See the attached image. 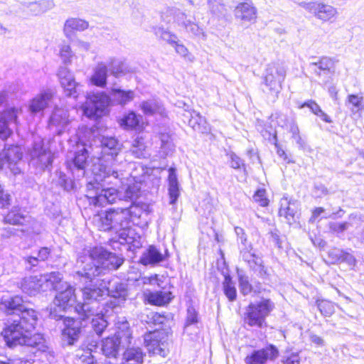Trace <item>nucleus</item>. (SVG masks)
<instances>
[{
  "mask_svg": "<svg viewBox=\"0 0 364 364\" xmlns=\"http://www.w3.org/2000/svg\"><path fill=\"white\" fill-rule=\"evenodd\" d=\"M102 156L92 169L93 177L87 183L86 197L94 206L114 203L119 197L115 188H105V184L119 186L123 184L125 162L119 161L120 145L114 137L103 136L101 139Z\"/></svg>",
  "mask_w": 364,
  "mask_h": 364,
  "instance_id": "obj_1",
  "label": "nucleus"
},
{
  "mask_svg": "<svg viewBox=\"0 0 364 364\" xmlns=\"http://www.w3.org/2000/svg\"><path fill=\"white\" fill-rule=\"evenodd\" d=\"M123 259L115 254L107 251L102 247H95L83 250L78 255L75 264V277L92 283L95 277L106 270L117 269Z\"/></svg>",
  "mask_w": 364,
  "mask_h": 364,
  "instance_id": "obj_2",
  "label": "nucleus"
},
{
  "mask_svg": "<svg viewBox=\"0 0 364 364\" xmlns=\"http://www.w3.org/2000/svg\"><path fill=\"white\" fill-rule=\"evenodd\" d=\"M37 321L38 314L36 311H26L19 318L8 320L1 332L6 345L10 348L26 346L41 350L44 347L43 336L40 333L32 335Z\"/></svg>",
  "mask_w": 364,
  "mask_h": 364,
  "instance_id": "obj_3",
  "label": "nucleus"
},
{
  "mask_svg": "<svg viewBox=\"0 0 364 364\" xmlns=\"http://www.w3.org/2000/svg\"><path fill=\"white\" fill-rule=\"evenodd\" d=\"M127 215L123 208H110L95 215L93 223L100 230L110 231L117 235L120 244H127L130 245L129 248L139 249L141 247L140 237H136L130 228Z\"/></svg>",
  "mask_w": 364,
  "mask_h": 364,
  "instance_id": "obj_4",
  "label": "nucleus"
},
{
  "mask_svg": "<svg viewBox=\"0 0 364 364\" xmlns=\"http://www.w3.org/2000/svg\"><path fill=\"white\" fill-rule=\"evenodd\" d=\"M84 302L78 303L75 307V311L78 314L80 318L85 320L90 318V315H94L98 312H103L106 306V302L101 304V301L107 296L106 284L103 279H97L95 284L85 287L82 290Z\"/></svg>",
  "mask_w": 364,
  "mask_h": 364,
  "instance_id": "obj_5",
  "label": "nucleus"
},
{
  "mask_svg": "<svg viewBox=\"0 0 364 364\" xmlns=\"http://www.w3.org/2000/svg\"><path fill=\"white\" fill-rule=\"evenodd\" d=\"M60 280V273L52 272L50 273L41 274L39 277H28L21 282L22 291L30 295H36L41 291L51 290L56 287V282Z\"/></svg>",
  "mask_w": 364,
  "mask_h": 364,
  "instance_id": "obj_6",
  "label": "nucleus"
},
{
  "mask_svg": "<svg viewBox=\"0 0 364 364\" xmlns=\"http://www.w3.org/2000/svg\"><path fill=\"white\" fill-rule=\"evenodd\" d=\"M274 303L269 299H262L250 303L245 313V321L251 327L262 328L266 325V318L274 309Z\"/></svg>",
  "mask_w": 364,
  "mask_h": 364,
  "instance_id": "obj_7",
  "label": "nucleus"
},
{
  "mask_svg": "<svg viewBox=\"0 0 364 364\" xmlns=\"http://www.w3.org/2000/svg\"><path fill=\"white\" fill-rule=\"evenodd\" d=\"M162 20L166 23L172 21L178 26L183 27L188 33L198 38H205L203 29L198 23L187 19L186 14L176 7L168 8L161 15Z\"/></svg>",
  "mask_w": 364,
  "mask_h": 364,
  "instance_id": "obj_8",
  "label": "nucleus"
},
{
  "mask_svg": "<svg viewBox=\"0 0 364 364\" xmlns=\"http://www.w3.org/2000/svg\"><path fill=\"white\" fill-rule=\"evenodd\" d=\"M52 289L55 290L58 293L55 295L53 301V304L55 307L51 311L55 310L58 308L60 311H66L68 310L73 309L77 306L76 298L74 293V289L72 286L65 282L63 281V277L60 274V280L56 282V287H52Z\"/></svg>",
  "mask_w": 364,
  "mask_h": 364,
  "instance_id": "obj_9",
  "label": "nucleus"
},
{
  "mask_svg": "<svg viewBox=\"0 0 364 364\" xmlns=\"http://www.w3.org/2000/svg\"><path fill=\"white\" fill-rule=\"evenodd\" d=\"M110 102V97L104 92L90 93L83 107V112L89 118H98L105 114Z\"/></svg>",
  "mask_w": 364,
  "mask_h": 364,
  "instance_id": "obj_10",
  "label": "nucleus"
},
{
  "mask_svg": "<svg viewBox=\"0 0 364 364\" xmlns=\"http://www.w3.org/2000/svg\"><path fill=\"white\" fill-rule=\"evenodd\" d=\"M50 316L55 320H63L65 325L62 331V338L67 345H74L79 339L81 333V322L64 315L55 314V310L50 311Z\"/></svg>",
  "mask_w": 364,
  "mask_h": 364,
  "instance_id": "obj_11",
  "label": "nucleus"
},
{
  "mask_svg": "<svg viewBox=\"0 0 364 364\" xmlns=\"http://www.w3.org/2000/svg\"><path fill=\"white\" fill-rule=\"evenodd\" d=\"M103 282L106 284L107 296L110 297L106 301V306L114 310L126 299L127 293L125 285L117 278H105Z\"/></svg>",
  "mask_w": 364,
  "mask_h": 364,
  "instance_id": "obj_12",
  "label": "nucleus"
},
{
  "mask_svg": "<svg viewBox=\"0 0 364 364\" xmlns=\"http://www.w3.org/2000/svg\"><path fill=\"white\" fill-rule=\"evenodd\" d=\"M240 257L248 265L258 277L262 279H267L268 273L267 268L263 264L262 259L253 252L251 243L247 245L239 246Z\"/></svg>",
  "mask_w": 364,
  "mask_h": 364,
  "instance_id": "obj_13",
  "label": "nucleus"
},
{
  "mask_svg": "<svg viewBox=\"0 0 364 364\" xmlns=\"http://www.w3.org/2000/svg\"><path fill=\"white\" fill-rule=\"evenodd\" d=\"M31 161L40 168L45 169L52 164L53 156L49 147L45 144L43 139L36 137L30 151Z\"/></svg>",
  "mask_w": 364,
  "mask_h": 364,
  "instance_id": "obj_14",
  "label": "nucleus"
},
{
  "mask_svg": "<svg viewBox=\"0 0 364 364\" xmlns=\"http://www.w3.org/2000/svg\"><path fill=\"white\" fill-rule=\"evenodd\" d=\"M285 77L286 70L284 66L276 63L269 64L266 69L264 82L271 92L277 94L282 89V82Z\"/></svg>",
  "mask_w": 364,
  "mask_h": 364,
  "instance_id": "obj_15",
  "label": "nucleus"
},
{
  "mask_svg": "<svg viewBox=\"0 0 364 364\" xmlns=\"http://www.w3.org/2000/svg\"><path fill=\"white\" fill-rule=\"evenodd\" d=\"M299 5L322 21H330L338 15L337 9L318 1H301Z\"/></svg>",
  "mask_w": 364,
  "mask_h": 364,
  "instance_id": "obj_16",
  "label": "nucleus"
},
{
  "mask_svg": "<svg viewBox=\"0 0 364 364\" xmlns=\"http://www.w3.org/2000/svg\"><path fill=\"white\" fill-rule=\"evenodd\" d=\"M21 112V109L16 107H9L0 112V139L6 140L12 135Z\"/></svg>",
  "mask_w": 364,
  "mask_h": 364,
  "instance_id": "obj_17",
  "label": "nucleus"
},
{
  "mask_svg": "<svg viewBox=\"0 0 364 364\" xmlns=\"http://www.w3.org/2000/svg\"><path fill=\"white\" fill-rule=\"evenodd\" d=\"M23 156L21 147L18 146H9L4 150L0 149V169L6 165L14 175L21 173L18 166Z\"/></svg>",
  "mask_w": 364,
  "mask_h": 364,
  "instance_id": "obj_18",
  "label": "nucleus"
},
{
  "mask_svg": "<svg viewBox=\"0 0 364 364\" xmlns=\"http://www.w3.org/2000/svg\"><path fill=\"white\" fill-rule=\"evenodd\" d=\"M57 75L65 95L77 98L82 92V85L75 82L72 72L67 67L60 66Z\"/></svg>",
  "mask_w": 364,
  "mask_h": 364,
  "instance_id": "obj_19",
  "label": "nucleus"
},
{
  "mask_svg": "<svg viewBox=\"0 0 364 364\" xmlns=\"http://www.w3.org/2000/svg\"><path fill=\"white\" fill-rule=\"evenodd\" d=\"M278 356V348L273 344H269L265 348L253 350L245 361L246 364H265L267 360H275Z\"/></svg>",
  "mask_w": 364,
  "mask_h": 364,
  "instance_id": "obj_20",
  "label": "nucleus"
},
{
  "mask_svg": "<svg viewBox=\"0 0 364 364\" xmlns=\"http://www.w3.org/2000/svg\"><path fill=\"white\" fill-rule=\"evenodd\" d=\"M70 123L68 110L55 107L50 117L48 127L50 130L60 135L69 129Z\"/></svg>",
  "mask_w": 364,
  "mask_h": 364,
  "instance_id": "obj_21",
  "label": "nucleus"
},
{
  "mask_svg": "<svg viewBox=\"0 0 364 364\" xmlns=\"http://www.w3.org/2000/svg\"><path fill=\"white\" fill-rule=\"evenodd\" d=\"M0 308L7 314H16L14 318H19L24 311H34L33 309L25 307L22 297L19 296H3L1 299Z\"/></svg>",
  "mask_w": 364,
  "mask_h": 364,
  "instance_id": "obj_22",
  "label": "nucleus"
},
{
  "mask_svg": "<svg viewBox=\"0 0 364 364\" xmlns=\"http://www.w3.org/2000/svg\"><path fill=\"white\" fill-rule=\"evenodd\" d=\"M235 16L242 24L253 23L257 18V9L251 0L239 3L235 9Z\"/></svg>",
  "mask_w": 364,
  "mask_h": 364,
  "instance_id": "obj_23",
  "label": "nucleus"
},
{
  "mask_svg": "<svg viewBox=\"0 0 364 364\" xmlns=\"http://www.w3.org/2000/svg\"><path fill=\"white\" fill-rule=\"evenodd\" d=\"M88 156V151L83 145L82 149H79L75 153L71 164H69V168L73 175L74 177H76L77 179L85 176Z\"/></svg>",
  "mask_w": 364,
  "mask_h": 364,
  "instance_id": "obj_24",
  "label": "nucleus"
},
{
  "mask_svg": "<svg viewBox=\"0 0 364 364\" xmlns=\"http://www.w3.org/2000/svg\"><path fill=\"white\" fill-rule=\"evenodd\" d=\"M144 343L150 354L159 355L164 358L168 355L167 344L160 340L159 332H152L146 335Z\"/></svg>",
  "mask_w": 364,
  "mask_h": 364,
  "instance_id": "obj_25",
  "label": "nucleus"
},
{
  "mask_svg": "<svg viewBox=\"0 0 364 364\" xmlns=\"http://www.w3.org/2000/svg\"><path fill=\"white\" fill-rule=\"evenodd\" d=\"M54 97V91L51 89L43 90L29 102L28 109L31 114L43 111L51 102Z\"/></svg>",
  "mask_w": 364,
  "mask_h": 364,
  "instance_id": "obj_26",
  "label": "nucleus"
},
{
  "mask_svg": "<svg viewBox=\"0 0 364 364\" xmlns=\"http://www.w3.org/2000/svg\"><path fill=\"white\" fill-rule=\"evenodd\" d=\"M23 9L31 16H41L52 10L55 4L53 0H38L22 3Z\"/></svg>",
  "mask_w": 364,
  "mask_h": 364,
  "instance_id": "obj_27",
  "label": "nucleus"
},
{
  "mask_svg": "<svg viewBox=\"0 0 364 364\" xmlns=\"http://www.w3.org/2000/svg\"><path fill=\"white\" fill-rule=\"evenodd\" d=\"M124 351L122 353V362L120 364H143L145 353L138 346H130L126 345Z\"/></svg>",
  "mask_w": 364,
  "mask_h": 364,
  "instance_id": "obj_28",
  "label": "nucleus"
},
{
  "mask_svg": "<svg viewBox=\"0 0 364 364\" xmlns=\"http://www.w3.org/2000/svg\"><path fill=\"white\" fill-rule=\"evenodd\" d=\"M126 345L121 339H118V337L114 336L107 337L102 341L101 349L106 357L116 358L119 350L125 347Z\"/></svg>",
  "mask_w": 364,
  "mask_h": 364,
  "instance_id": "obj_29",
  "label": "nucleus"
},
{
  "mask_svg": "<svg viewBox=\"0 0 364 364\" xmlns=\"http://www.w3.org/2000/svg\"><path fill=\"white\" fill-rule=\"evenodd\" d=\"M115 336L121 339L125 344H131L132 340V333L129 328V324L125 317H117L116 322Z\"/></svg>",
  "mask_w": 364,
  "mask_h": 364,
  "instance_id": "obj_30",
  "label": "nucleus"
},
{
  "mask_svg": "<svg viewBox=\"0 0 364 364\" xmlns=\"http://www.w3.org/2000/svg\"><path fill=\"white\" fill-rule=\"evenodd\" d=\"M107 65L105 63L100 62L93 68V73L90 77V82L97 87L104 88L107 85Z\"/></svg>",
  "mask_w": 364,
  "mask_h": 364,
  "instance_id": "obj_31",
  "label": "nucleus"
},
{
  "mask_svg": "<svg viewBox=\"0 0 364 364\" xmlns=\"http://www.w3.org/2000/svg\"><path fill=\"white\" fill-rule=\"evenodd\" d=\"M149 304L156 306H164L168 304L173 299L170 291H149L144 294Z\"/></svg>",
  "mask_w": 364,
  "mask_h": 364,
  "instance_id": "obj_32",
  "label": "nucleus"
},
{
  "mask_svg": "<svg viewBox=\"0 0 364 364\" xmlns=\"http://www.w3.org/2000/svg\"><path fill=\"white\" fill-rule=\"evenodd\" d=\"M164 260L161 252L153 245L149 247L141 255L139 262L144 266L155 265Z\"/></svg>",
  "mask_w": 364,
  "mask_h": 364,
  "instance_id": "obj_33",
  "label": "nucleus"
},
{
  "mask_svg": "<svg viewBox=\"0 0 364 364\" xmlns=\"http://www.w3.org/2000/svg\"><path fill=\"white\" fill-rule=\"evenodd\" d=\"M314 73L320 77L323 73H333L335 67V60L332 58L323 56L317 62H314L310 64Z\"/></svg>",
  "mask_w": 364,
  "mask_h": 364,
  "instance_id": "obj_34",
  "label": "nucleus"
},
{
  "mask_svg": "<svg viewBox=\"0 0 364 364\" xmlns=\"http://www.w3.org/2000/svg\"><path fill=\"white\" fill-rule=\"evenodd\" d=\"M113 311L114 310L105 308L103 312H98L94 315H90V317L93 316L91 321L92 328L98 336H100L107 327L108 322L105 317L109 315L110 311Z\"/></svg>",
  "mask_w": 364,
  "mask_h": 364,
  "instance_id": "obj_35",
  "label": "nucleus"
},
{
  "mask_svg": "<svg viewBox=\"0 0 364 364\" xmlns=\"http://www.w3.org/2000/svg\"><path fill=\"white\" fill-rule=\"evenodd\" d=\"M110 96L118 105H125L132 102L135 97V93L132 90H124L116 87L114 85L110 88Z\"/></svg>",
  "mask_w": 364,
  "mask_h": 364,
  "instance_id": "obj_36",
  "label": "nucleus"
},
{
  "mask_svg": "<svg viewBox=\"0 0 364 364\" xmlns=\"http://www.w3.org/2000/svg\"><path fill=\"white\" fill-rule=\"evenodd\" d=\"M297 213L296 202H291L287 198L281 200V207L279 210V216L284 217L289 224L295 222V215Z\"/></svg>",
  "mask_w": 364,
  "mask_h": 364,
  "instance_id": "obj_37",
  "label": "nucleus"
},
{
  "mask_svg": "<svg viewBox=\"0 0 364 364\" xmlns=\"http://www.w3.org/2000/svg\"><path fill=\"white\" fill-rule=\"evenodd\" d=\"M168 181L170 204L173 205L177 201L180 195L179 185L175 168L171 167L168 169Z\"/></svg>",
  "mask_w": 364,
  "mask_h": 364,
  "instance_id": "obj_38",
  "label": "nucleus"
},
{
  "mask_svg": "<svg viewBox=\"0 0 364 364\" xmlns=\"http://www.w3.org/2000/svg\"><path fill=\"white\" fill-rule=\"evenodd\" d=\"M88 26V22L83 19L70 18L65 22L63 31L67 37H70L73 31H83L86 30Z\"/></svg>",
  "mask_w": 364,
  "mask_h": 364,
  "instance_id": "obj_39",
  "label": "nucleus"
},
{
  "mask_svg": "<svg viewBox=\"0 0 364 364\" xmlns=\"http://www.w3.org/2000/svg\"><path fill=\"white\" fill-rule=\"evenodd\" d=\"M28 216L23 213V211L18 207L12 208L4 217V221L11 225H23L28 221Z\"/></svg>",
  "mask_w": 364,
  "mask_h": 364,
  "instance_id": "obj_40",
  "label": "nucleus"
},
{
  "mask_svg": "<svg viewBox=\"0 0 364 364\" xmlns=\"http://www.w3.org/2000/svg\"><path fill=\"white\" fill-rule=\"evenodd\" d=\"M50 255V249L46 247H41L37 254V256H29L25 258L26 268L32 269L37 267L40 261L46 260Z\"/></svg>",
  "mask_w": 364,
  "mask_h": 364,
  "instance_id": "obj_41",
  "label": "nucleus"
},
{
  "mask_svg": "<svg viewBox=\"0 0 364 364\" xmlns=\"http://www.w3.org/2000/svg\"><path fill=\"white\" fill-rule=\"evenodd\" d=\"M140 108L144 114L148 116H152L155 114L162 115L164 112V109L161 103L156 100H149L142 102L140 105Z\"/></svg>",
  "mask_w": 364,
  "mask_h": 364,
  "instance_id": "obj_42",
  "label": "nucleus"
},
{
  "mask_svg": "<svg viewBox=\"0 0 364 364\" xmlns=\"http://www.w3.org/2000/svg\"><path fill=\"white\" fill-rule=\"evenodd\" d=\"M363 97L359 95H348L345 101L346 107L353 114L364 108Z\"/></svg>",
  "mask_w": 364,
  "mask_h": 364,
  "instance_id": "obj_43",
  "label": "nucleus"
},
{
  "mask_svg": "<svg viewBox=\"0 0 364 364\" xmlns=\"http://www.w3.org/2000/svg\"><path fill=\"white\" fill-rule=\"evenodd\" d=\"M223 289L225 295L230 301H234L237 298L235 284L229 274L225 275L223 282Z\"/></svg>",
  "mask_w": 364,
  "mask_h": 364,
  "instance_id": "obj_44",
  "label": "nucleus"
},
{
  "mask_svg": "<svg viewBox=\"0 0 364 364\" xmlns=\"http://www.w3.org/2000/svg\"><path fill=\"white\" fill-rule=\"evenodd\" d=\"M239 288L240 292L246 296L252 292V286L250 283L249 277L242 272L237 271Z\"/></svg>",
  "mask_w": 364,
  "mask_h": 364,
  "instance_id": "obj_45",
  "label": "nucleus"
},
{
  "mask_svg": "<svg viewBox=\"0 0 364 364\" xmlns=\"http://www.w3.org/2000/svg\"><path fill=\"white\" fill-rule=\"evenodd\" d=\"M59 56L64 65H70L75 54L69 45L61 44L60 46Z\"/></svg>",
  "mask_w": 364,
  "mask_h": 364,
  "instance_id": "obj_46",
  "label": "nucleus"
},
{
  "mask_svg": "<svg viewBox=\"0 0 364 364\" xmlns=\"http://www.w3.org/2000/svg\"><path fill=\"white\" fill-rule=\"evenodd\" d=\"M140 116H137L135 112H130L122 119L121 125L125 129L136 128L139 124Z\"/></svg>",
  "mask_w": 364,
  "mask_h": 364,
  "instance_id": "obj_47",
  "label": "nucleus"
},
{
  "mask_svg": "<svg viewBox=\"0 0 364 364\" xmlns=\"http://www.w3.org/2000/svg\"><path fill=\"white\" fill-rule=\"evenodd\" d=\"M154 33L157 37L166 41L171 46L176 43V41L178 40V38L175 34L161 27L155 28Z\"/></svg>",
  "mask_w": 364,
  "mask_h": 364,
  "instance_id": "obj_48",
  "label": "nucleus"
},
{
  "mask_svg": "<svg viewBox=\"0 0 364 364\" xmlns=\"http://www.w3.org/2000/svg\"><path fill=\"white\" fill-rule=\"evenodd\" d=\"M316 304L321 314L325 316H330L335 311L334 304L328 300H317Z\"/></svg>",
  "mask_w": 364,
  "mask_h": 364,
  "instance_id": "obj_49",
  "label": "nucleus"
},
{
  "mask_svg": "<svg viewBox=\"0 0 364 364\" xmlns=\"http://www.w3.org/2000/svg\"><path fill=\"white\" fill-rule=\"evenodd\" d=\"M277 122L279 126L285 128L287 131L298 125L295 117L282 114L278 116Z\"/></svg>",
  "mask_w": 364,
  "mask_h": 364,
  "instance_id": "obj_50",
  "label": "nucleus"
},
{
  "mask_svg": "<svg viewBox=\"0 0 364 364\" xmlns=\"http://www.w3.org/2000/svg\"><path fill=\"white\" fill-rule=\"evenodd\" d=\"M196 114L197 112L192 110L187 112V113L184 114V117L188 119V125L194 130L201 133H207V129H205V127H204L201 126L202 128H200V124H198L197 119L195 118V117H197Z\"/></svg>",
  "mask_w": 364,
  "mask_h": 364,
  "instance_id": "obj_51",
  "label": "nucleus"
},
{
  "mask_svg": "<svg viewBox=\"0 0 364 364\" xmlns=\"http://www.w3.org/2000/svg\"><path fill=\"white\" fill-rule=\"evenodd\" d=\"M123 210L124 212H127L128 213L127 220L129 222V227H131V223L134 220L135 218H139L142 213L141 208L135 204H132L129 208H123Z\"/></svg>",
  "mask_w": 364,
  "mask_h": 364,
  "instance_id": "obj_52",
  "label": "nucleus"
},
{
  "mask_svg": "<svg viewBox=\"0 0 364 364\" xmlns=\"http://www.w3.org/2000/svg\"><path fill=\"white\" fill-rule=\"evenodd\" d=\"M227 155L230 158L229 164L231 168L234 169H243L244 171L246 170V165L243 159L239 157L234 152H230Z\"/></svg>",
  "mask_w": 364,
  "mask_h": 364,
  "instance_id": "obj_53",
  "label": "nucleus"
},
{
  "mask_svg": "<svg viewBox=\"0 0 364 364\" xmlns=\"http://www.w3.org/2000/svg\"><path fill=\"white\" fill-rule=\"evenodd\" d=\"M58 183L65 191L74 190L77 188L76 183L71 179L67 178L65 174L60 173Z\"/></svg>",
  "mask_w": 364,
  "mask_h": 364,
  "instance_id": "obj_54",
  "label": "nucleus"
},
{
  "mask_svg": "<svg viewBox=\"0 0 364 364\" xmlns=\"http://www.w3.org/2000/svg\"><path fill=\"white\" fill-rule=\"evenodd\" d=\"M173 46L175 48L176 52L182 57L185 58L189 61H193L194 60L193 55L188 52V49L184 45L178 43V40L176 41V43L173 45Z\"/></svg>",
  "mask_w": 364,
  "mask_h": 364,
  "instance_id": "obj_55",
  "label": "nucleus"
},
{
  "mask_svg": "<svg viewBox=\"0 0 364 364\" xmlns=\"http://www.w3.org/2000/svg\"><path fill=\"white\" fill-rule=\"evenodd\" d=\"M211 11L215 14H222L225 11V5L223 0H208Z\"/></svg>",
  "mask_w": 364,
  "mask_h": 364,
  "instance_id": "obj_56",
  "label": "nucleus"
},
{
  "mask_svg": "<svg viewBox=\"0 0 364 364\" xmlns=\"http://www.w3.org/2000/svg\"><path fill=\"white\" fill-rule=\"evenodd\" d=\"M255 202L258 203L259 205L265 207L268 205L269 200L266 196L265 189L257 190L253 196Z\"/></svg>",
  "mask_w": 364,
  "mask_h": 364,
  "instance_id": "obj_57",
  "label": "nucleus"
},
{
  "mask_svg": "<svg viewBox=\"0 0 364 364\" xmlns=\"http://www.w3.org/2000/svg\"><path fill=\"white\" fill-rule=\"evenodd\" d=\"M110 70L112 75L115 77H119L124 73V65L121 61L112 60L110 64Z\"/></svg>",
  "mask_w": 364,
  "mask_h": 364,
  "instance_id": "obj_58",
  "label": "nucleus"
},
{
  "mask_svg": "<svg viewBox=\"0 0 364 364\" xmlns=\"http://www.w3.org/2000/svg\"><path fill=\"white\" fill-rule=\"evenodd\" d=\"M338 260L346 262L350 266H355L356 263L355 257L352 254L343 250L339 251Z\"/></svg>",
  "mask_w": 364,
  "mask_h": 364,
  "instance_id": "obj_59",
  "label": "nucleus"
},
{
  "mask_svg": "<svg viewBox=\"0 0 364 364\" xmlns=\"http://www.w3.org/2000/svg\"><path fill=\"white\" fill-rule=\"evenodd\" d=\"M139 188L135 184L129 185L124 191V198L126 200H133L136 199L139 195Z\"/></svg>",
  "mask_w": 364,
  "mask_h": 364,
  "instance_id": "obj_60",
  "label": "nucleus"
},
{
  "mask_svg": "<svg viewBox=\"0 0 364 364\" xmlns=\"http://www.w3.org/2000/svg\"><path fill=\"white\" fill-rule=\"evenodd\" d=\"M235 232L237 237L239 246H244L249 244L247 243V237L243 228L240 227H235Z\"/></svg>",
  "mask_w": 364,
  "mask_h": 364,
  "instance_id": "obj_61",
  "label": "nucleus"
},
{
  "mask_svg": "<svg viewBox=\"0 0 364 364\" xmlns=\"http://www.w3.org/2000/svg\"><path fill=\"white\" fill-rule=\"evenodd\" d=\"M304 107H309L311 111L316 115H319V113L321 111L320 106L313 100L306 102L301 106V108Z\"/></svg>",
  "mask_w": 364,
  "mask_h": 364,
  "instance_id": "obj_62",
  "label": "nucleus"
},
{
  "mask_svg": "<svg viewBox=\"0 0 364 364\" xmlns=\"http://www.w3.org/2000/svg\"><path fill=\"white\" fill-rule=\"evenodd\" d=\"M89 350L90 351H86L85 354L81 355L80 359L83 364H97V361L91 353L92 349L90 348Z\"/></svg>",
  "mask_w": 364,
  "mask_h": 364,
  "instance_id": "obj_63",
  "label": "nucleus"
},
{
  "mask_svg": "<svg viewBox=\"0 0 364 364\" xmlns=\"http://www.w3.org/2000/svg\"><path fill=\"white\" fill-rule=\"evenodd\" d=\"M283 364H299L300 358L298 354L291 353L287 356L282 361Z\"/></svg>",
  "mask_w": 364,
  "mask_h": 364,
  "instance_id": "obj_64",
  "label": "nucleus"
}]
</instances>
